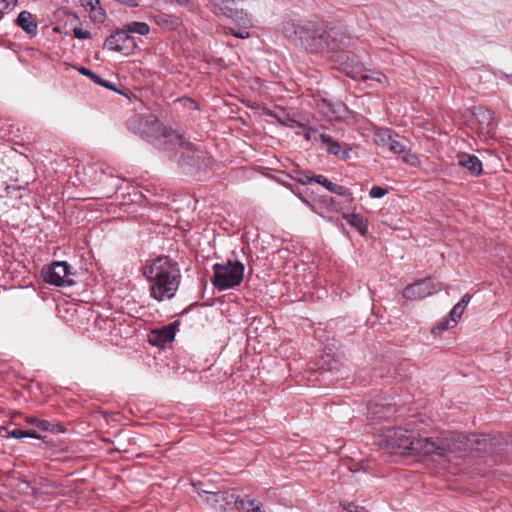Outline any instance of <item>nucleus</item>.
I'll use <instances>...</instances> for the list:
<instances>
[{"label": "nucleus", "mask_w": 512, "mask_h": 512, "mask_svg": "<svg viewBox=\"0 0 512 512\" xmlns=\"http://www.w3.org/2000/svg\"><path fill=\"white\" fill-rule=\"evenodd\" d=\"M379 446L389 453L400 455H432L453 462L467 455L468 451H486V438L478 435L465 436L450 433L441 438H416L406 428L382 429L378 436Z\"/></svg>", "instance_id": "f257e3e1"}, {"label": "nucleus", "mask_w": 512, "mask_h": 512, "mask_svg": "<svg viewBox=\"0 0 512 512\" xmlns=\"http://www.w3.org/2000/svg\"><path fill=\"white\" fill-rule=\"evenodd\" d=\"M143 274L150 283V295L157 301L175 296L181 281V272L176 261L168 256H159L146 264Z\"/></svg>", "instance_id": "f03ea898"}, {"label": "nucleus", "mask_w": 512, "mask_h": 512, "mask_svg": "<svg viewBox=\"0 0 512 512\" xmlns=\"http://www.w3.org/2000/svg\"><path fill=\"white\" fill-rule=\"evenodd\" d=\"M352 43L353 39L338 27L325 22L307 21L303 23L299 47L312 53H330L349 47Z\"/></svg>", "instance_id": "7ed1b4c3"}, {"label": "nucleus", "mask_w": 512, "mask_h": 512, "mask_svg": "<svg viewBox=\"0 0 512 512\" xmlns=\"http://www.w3.org/2000/svg\"><path fill=\"white\" fill-rule=\"evenodd\" d=\"M213 272L212 284L219 291H224L241 284L244 276V265L237 260H227L224 263L214 264Z\"/></svg>", "instance_id": "20e7f679"}, {"label": "nucleus", "mask_w": 512, "mask_h": 512, "mask_svg": "<svg viewBox=\"0 0 512 512\" xmlns=\"http://www.w3.org/2000/svg\"><path fill=\"white\" fill-rule=\"evenodd\" d=\"M346 48L347 47H343L337 51H330V57L338 70L356 80L362 70V65L354 54L345 50Z\"/></svg>", "instance_id": "39448f33"}, {"label": "nucleus", "mask_w": 512, "mask_h": 512, "mask_svg": "<svg viewBox=\"0 0 512 512\" xmlns=\"http://www.w3.org/2000/svg\"><path fill=\"white\" fill-rule=\"evenodd\" d=\"M44 280L55 286L69 287L74 284L70 266L65 261L53 262L43 272Z\"/></svg>", "instance_id": "423d86ee"}, {"label": "nucleus", "mask_w": 512, "mask_h": 512, "mask_svg": "<svg viewBox=\"0 0 512 512\" xmlns=\"http://www.w3.org/2000/svg\"><path fill=\"white\" fill-rule=\"evenodd\" d=\"M104 47L111 51L129 55L134 52L137 47V43L135 38L130 36L123 28L110 34L104 42Z\"/></svg>", "instance_id": "0eeeda50"}, {"label": "nucleus", "mask_w": 512, "mask_h": 512, "mask_svg": "<svg viewBox=\"0 0 512 512\" xmlns=\"http://www.w3.org/2000/svg\"><path fill=\"white\" fill-rule=\"evenodd\" d=\"M375 143L378 146L387 148L389 151L400 154L406 150V140L389 129L379 130L375 134Z\"/></svg>", "instance_id": "6e6552de"}, {"label": "nucleus", "mask_w": 512, "mask_h": 512, "mask_svg": "<svg viewBox=\"0 0 512 512\" xmlns=\"http://www.w3.org/2000/svg\"><path fill=\"white\" fill-rule=\"evenodd\" d=\"M437 288L430 278L421 279L405 287L403 297L408 300L422 299L437 292Z\"/></svg>", "instance_id": "1a4fd4ad"}, {"label": "nucleus", "mask_w": 512, "mask_h": 512, "mask_svg": "<svg viewBox=\"0 0 512 512\" xmlns=\"http://www.w3.org/2000/svg\"><path fill=\"white\" fill-rule=\"evenodd\" d=\"M198 495L212 507L219 509H226L231 504L236 506V500H239V497L228 491L198 490Z\"/></svg>", "instance_id": "9d476101"}, {"label": "nucleus", "mask_w": 512, "mask_h": 512, "mask_svg": "<svg viewBox=\"0 0 512 512\" xmlns=\"http://www.w3.org/2000/svg\"><path fill=\"white\" fill-rule=\"evenodd\" d=\"M217 5H221L222 13L224 16L231 18L234 22L239 25L247 28L252 25L251 18L248 13H246L243 9H237L234 7L233 0H214Z\"/></svg>", "instance_id": "9b49d317"}, {"label": "nucleus", "mask_w": 512, "mask_h": 512, "mask_svg": "<svg viewBox=\"0 0 512 512\" xmlns=\"http://www.w3.org/2000/svg\"><path fill=\"white\" fill-rule=\"evenodd\" d=\"M473 118L477 123V130L480 134L489 135L494 129L493 113L487 108L476 107L473 111Z\"/></svg>", "instance_id": "f8f14e48"}, {"label": "nucleus", "mask_w": 512, "mask_h": 512, "mask_svg": "<svg viewBox=\"0 0 512 512\" xmlns=\"http://www.w3.org/2000/svg\"><path fill=\"white\" fill-rule=\"evenodd\" d=\"M278 31L294 45L299 46L301 40V33L303 31V23L298 24L292 20L283 21L278 28Z\"/></svg>", "instance_id": "ddd939ff"}, {"label": "nucleus", "mask_w": 512, "mask_h": 512, "mask_svg": "<svg viewBox=\"0 0 512 512\" xmlns=\"http://www.w3.org/2000/svg\"><path fill=\"white\" fill-rule=\"evenodd\" d=\"M457 158L458 164L472 175L478 176L481 174L482 163L477 156L468 153H460Z\"/></svg>", "instance_id": "4468645a"}, {"label": "nucleus", "mask_w": 512, "mask_h": 512, "mask_svg": "<svg viewBox=\"0 0 512 512\" xmlns=\"http://www.w3.org/2000/svg\"><path fill=\"white\" fill-rule=\"evenodd\" d=\"M16 22L18 26L29 35L35 36L37 34V23L33 15L28 11L19 13Z\"/></svg>", "instance_id": "2eb2a0df"}, {"label": "nucleus", "mask_w": 512, "mask_h": 512, "mask_svg": "<svg viewBox=\"0 0 512 512\" xmlns=\"http://www.w3.org/2000/svg\"><path fill=\"white\" fill-rule=\"evenodd\" d=\"M236 508L243 512H265L262 510L260 502L251 499L248 496L236 500Z\"/></svg>", "instance_id": "dca6fc26"}, {"label": "nucleus", "mask_w": 512, "mask_h": 512, "mask_svg": "<svg viewBox=\"0 0 512 512\" xmlns=\"http://www.w3.org/2000/svg\"><path fill=\"white\" fill-rule=\"evenodd\" d=\"M315 182L322 185L323 187H325L328 191H330L332 193H335V194L341 195V196H345V195L350 196V194L347 192V189L344 186L331 182L323 175H316Z\"/></svg>", "instance_id": "f3484780"}, {"label": "nucleus", "mask_w": 512, "mask_h": 512, "mask_svg": "<svg viewBox=\"0 0 512 512\" xmlns=\"http://www.w3.org/2000/svg\"><path fill=\"white\" fill-rule=\"evenodd\" d=\"M25 422L27 424L36 426L42 431H52V432H63L64 430L61 428L59 424H52L47 420H40L36 417H25Z\"/></svg>", "instance_id": "a211bd4d"}, {"label": "nucleus", "mask_w": 512, "mask_h": 512, "mask_svg": "<svg viewBox=\"0 0 512 512\" xmlns=\"http://www.w3.org/2000/svg\"><path fill=\"white\" fill-rule=\"evenodd\" d=\"M84 6L89 8L94 21L102 22L105 18V11L100 6L99 0H84Z\"/></svg>", "instance_id": "6ab92c4d"}, {"label": "nucleus", "mask_w": 512, "mask_h": 512, "mask_svg": "<svg viewBox=\"0 0 512 512\" xmlns=\"http://www.w3.org/2000/svg\"><path fill=\"white\" fill-rule=\"evenodd\" d=\"M319 140L326 146V150L329 154L338 156L341 153L340 144L335 141L330 135L319 134Z\"/></svg>", "instance_id": "aec40b11"}, {"label": "nucleus", "mask_w": 512, "mask_h": 512, "mask_svg": "<svg viewBox=\"0 0 512 512\" xmlns=\"http://www.w3.org/2000/svg\"><path fill=\"white\" fill-rule=\"evenodd\" d=\"M347 222L356 228L362 235H365L367 232V221L358 214H349L345 216Z\"/></svg>", "instance_id": "412c9836"}, {"label": "nucleus", "mask_w": 512, "mask_h": 512, "mask_svg": "<svg viewBox=\"0 0 512 512\" xmlns=\"http://www.w3.org/2000/svg\"><path fill=\"white\" fill-rule=\"evenodd\" d=\"M124 29L130 35V33H136L142 36L147 35L150 32V27L145 22H131L124 25Z\"/></svg>", "instance_id": "4be33fe9"}, {"label": "nucleus", "mask_w": 512, "mask_h": 512, "mask_svg": "<svg viewBox=\"0 0 512 512\" xmlns=\"http://www.w3.org/2000/svg\"><path fill=\"white\" fill-rule=\"evenodd\" d=\"M155 22L164 28L167 29H174L176 26L179 25V19L176 17H171L166 14H160L154 17Z\"/></svg>", "instance_id": "5701e85b"}, {"label": "nucleus", "mask_w": 512, "mask_h": 512, "mask_svg": "<svg viewBox=\"0 0 512 512\" xmlns=\"http://www.w3.org/2000/svg\"><path fill=\"white\" fill-rule=\"evenodd\" d=\"M357 80H361V81L373 80L378 83H385L387 81V78L383 73H381L379 71H372L371 73H368L362 69L360 71V74L358 75Z\"/></svg>", "instance_id": "b1692460"}, {"label": "nucleus", "mask_w": 512, "mask_h": 512, "mask_svg": "<svg viewBox=\"0 0 512 512\" xmlns=\"http://www.w3.org/2000/svg\"><path fill=\"white\" fill-rule=\"evenodd\" d=\"M291 122H292L291 127H293V128L298 127L303 130V136L307 141H309V140L320 141L319 140L320 133L317 130L309 128V127H305L303 124H301L295 120H291Z\"/></svg>", "instance_id": "393cba45"}, {"label": "nucleus", "mask_w": 512, "mask_h": 512, "mask_svg": "<svg viewBox=\"0 0 512 512\" xmlns=\"http://www.w3.org/2000/svg\"><path fill=\"white\" fill-rule=\"evenodd\" d=\"M294 173L297 174L295 180L302 185H307L312 182H315V176L310 171H301L299 169H294Z\"/></svg>", "instance_id": "a878e982"}, {"label": "nucleus", "mask_w": 512, "mask_h": 512, "mask_svg": "<svg viewBox=\"0 0 512 512\" xmlns=\"http://www.w3.org/2000/svg\"><path fill=\"white\" fill-rule=\"evenodd\" d=\"M164 137L167 139L165 142V145H167V149H173L177 145L181 147L184 146L182 137L173 132L164 134Z\"/></svg>", "instance_id": "bb28decb"}, {"label": "nucleus", "mask_w": 512, "mask_h": 512, "mask_svg": "<svg viewBox=\"0 0 512 512\" xmlns=\"http://www.w3.org/2000/svg\"><path fill=\"white\" fill-rule=\"evenodd\" d=\"M464 312V309L462 308V305H459L458 303L454 305L452 310L450 311L449 318L452 321V326H455L458 322V320L461 318L462 314Z\"/></svg>", "instance_id": "cd10ccee"}, {"label": "nucleus", "mask_w": 512, "mask_h": 512, "mask_svg": "<svg viewBox=\"0 0 512 512\" xmlns=\"http://www.w3.org/2000/svg\"><path fill=\"white\" fill-rule=\"evenodd\" d=\"M450 326H452V321L450 318L444 319L440 322H438L432 329L433 334H440L447 330Z\"/></svg>", "instance_id": "c85d7f7f"}, {"label": "nucleus", "mask_w": 512, "mask_h": 512, "mask_svg": "<svg viewBox=\"0 0 512 512\" xmlns=\"http://www.w3.org/2000/svg\"><path fill=\"white\" fill-rule=\"evenodd\" d=\"M387 194V189L380 186H373L369 192L371 198H381Z\"/></svg>", "instance_id": "c756f323"}, {"label": "nucleus", "mask_w": 512, "mask_h": 512, "mask_svg": "<svg viewBox=\"0 0 512 512\" xmlns=\"http://www.w3.org/2000/svg\"><path fill=\"white\" fill-rule=\"evenodd\" d=\"M78 71L82 74V75H85L87 77H89L92 81H94L95 83L97 82H100L101 81V77L98 76L97 74H95L94 72H92L91 70L85 68V67H79L78 68Z\"/></svg>", "instance_id": "7c9ffc66"}, {"label": "nucleus", "mask_w": 512, "mask_h": 512, "mask_svg": "<svg viewBox=\"0 0 512 512\" xmlns=\"http://www.w3.org/2000/svg\"><path fill=\"white\" fill-rule=\"evenodd\" d=\"M73 34L77 39H90L92 37L89 31H84L80 27H75L73 29Z\"/></svg>", "instance_id": "2f4dec72"}, {"label": "nucleus", "mask_w": 512, "mask_h": 512, "mask_svg": "<svg viewBox=\"0 0 512 512\" xmlns=\"http://www.w3.org/2000/svg\"><path fill=\"white\" fill-rule=\"evenodd\" d=\"M9 437H13V438H17V439L26 437V430H21L18 428L9 430Z\"/></svg>", "instance_id": "473e14b6"}, {"label": "nucleus", "mask_w": 512, "mask_h": 512, "mask_svg": "<svg viewBox=\"0 0 512 512\" xmlns=\"http://www.w3.org/2000/svg\"><path fill=\"white\" fill-rule=\"evenodd\" d=\"M344 509L347 510L348 512H367L365 508L355 505L353 503H348L347 505H344Z\"/></svg>", "instance_id": "72a5a7b5"}, {"label": "nucleus", "mask_w": 512, "mask_h": 512, "mask_svg": "<svg viewBox=\"0 0 512 512\" xmlns=\"http://www.w3.org/2000/svg\"><path fill=\"white\" fill-rule=\"evenodd\" d=\"M174 339V332L169 329L163 333L162 340L164 342L172 341Z\"/></svg>", "instance_id": "f704fd0d"}, {"label": "nucleus", "mask_w": 512, "mask_h": 512, "mask_svg": "<svg viewBox=\"0 0 512 512\" xmlns=\"http://www.w3.org/2000/svg\"><path fill=\"white\" fill-rule=\"evenodd\" d=\"M471 299V296L469 294H465L461 300L458 302L459 305H462V308L465 310L466 306L468 305L469 301Z\"/></svg>", "instance_id": "c9c22d12"}, {"label": "nucleus", "mask_w": 512, "mask_h": 512, "mask_svg": "<svg viewBox=\"0 0 512 512\" xmlns=\"http://www.w3.org/2000/svg\"><path fill=\"white\" fill-rule=\"evenodd\" d=\"M117 1L120 2L121 4L128 6V7H137L139 5L137 0H117Z\"/></svg>", "instance_id": "e433bc0d"}, {"label": "nucleus", "mask_w": 512, "mask_h": 512, "mask_svg": "<svg viewBox=\"0 0 512 512\" xmlns=\"http://www.w3.org/2000/svg\"><path fill=\"white\" fill-rule=\"evenodd\" d=\"M231 33L237 37V38H241V39H244V38H247L249 36V33L246 32V31H237L235 32L234 30H231Z\"/></svg>", "instance_id": "4c0bfd02"}, {"label": "nucleus", "mask_w": 512, "mask_h": 512, "mask_svg": "<svg viewBox=\"0 0 512 512\" xmlns=\"http://www.w3.org/2000/svg\"><path fill=\"white\" fill-rule=\"evenodd\" d=\"M96 84H99V85L106 87L108 89H111V90H115L114 86L111 83H109L106 80H103L102 78H101V81L97 82Z\"/></svg>", "instance_id": "58836bf2"}, {"label": "nucleus", "mask_w": 512, "mask_h": 512, "mask_svg": "<svg viewBox=\"0 0 512 512\" xmlns=\"http://www.w3.org/2000/svg\"><path fill=\"white\" fill-rule=\"evenodd\" d=\"M26 437L40 439L41 436L33 430H26Z\"/></svg>", "instance_id": "ea45409f"}, {"label": "nucleus", "mask_w": 512, "mask_h": 512, "mask_svg": "<svg viewBox=\"0 0 512 512\" xmlns=\"http://www.w3.org/2000/svg\"><path fill=\"white\" fill-rule=\"evenodd\" d=\"M0 436L4 438H9V429L7 427H0Z\"/></svg>", "instance_id": "a19ab883"}, {"label": "nucleus", "mask_w": 512, "mask_h": 512, "mask_svg": "<svg viewBox=\"0 0 512 512\" xmlns=\"http://www.w3.org/2000/svg\"><path fill=\"white\" fill-rule=\"evenodd\" d=\"M379 412L380 411H379V405L378 404H376L373 407L369 408V414L377 415V414H379Z\"/></svg>", "instance_id": "79ce46f5"}, {"label": "nucleus", "mask_w": 512, "mask_h": 512, "mask_svg": "<svg viewBox=\"0 0 512 512\" xmlns=\"http://www.w3.org/2000/svg\"><path fill=\"white\" fill-rule=\"evenodd\" d=\"M187 158L189 159L186 163L190 165H195L197 162L194 157V153L190 155V153L187 155Z\"/></svg>", "instance_id": "37998d69"}, {"label": "nucleus", "mask_w": 512, "mask_h": 512, "mask_svg": "<svg viewBox=\"0 0 512 512\" xmlns=\"http://www.w3.org/2000/svg\"><path fill=\"white\" fill-rule=\"evenodd\" d=\"M350 471L356 472L359 470L358 464H355V467H349Z\"/></svg>", "instance_id": "c03bdc74"}, {"label": "nucleus", "mask_w": 512, "mask_h": 512, "mask_svg": "<svg viewBox=\"0 0 512 512\" xmlns=\"http://www.w3.org/2000/svg\"><path fill=\"white\" fill-rule=\"evenodd\" d=\"M505 77L512 82V74H505Z\"/></svg>", "instance_id": "a18cd8bd"}, {"label": "nucleus", "mask_w": 512, "mask_h": 512, "mask_svg": "<svg viewBox=\"0 0 512 512\" xmlns=\"http://www.w3.org/2000/svg\"><path fill=\"white\" fill-rule=\"evenodd\" d=\"M290 177L295 180V177H297V174L294 173V170L291 171Z\"/></svg>", "instance_id": "49530a36"}, {"label": "nucleus", "mask_w": 512, "mask_h": 512, "mask_svg": "<svg viewBox=\"0 0 512 512\" xmlns=\"http://www.w3.org/2000/svg\"><path fill=\"white\" fill-rule=\"evenodd\" d=\"M9 4H12V6L14 7L16 4H17V0H10V2L8 3Z\"/></svg>", "instance_id": "de8ad7c7"}, {"label": "nucleus", "mask_w": 512, "mask_h": 512, "mask_svg": "<svg viewBox=\"0 0 512 512\" xmlns=\"http://www.w3.org/2000/svg\"><path fill=\"white\" fill-rule=\"evenodd\" d=\"M343 158H347L348 157V153L347 152H343Z\"/></svg>", "instance_id": "09e8293b"}]
</instances>
